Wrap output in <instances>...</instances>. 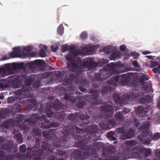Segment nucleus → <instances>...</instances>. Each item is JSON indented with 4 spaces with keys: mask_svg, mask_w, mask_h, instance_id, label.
I'll list each match as a JSON object with an SVG mask.
<instances>
[{
    "mask_svg": "<svg viewBox=\"0 0 160 160\" xmlns=\"http://www.w3.org/2000/svg\"><path fill=\"white\" fill-rule=\"evenodd\" d=\"M94 92L92 96V99L94 101L91 104V106L93 107V108H88L87 111H86V115L82 113L81 112H77L75 114L71 113L68 116V119L72 121H77L78 119H80L82 121L86 120L85 124H88L89 123L87 120L90 118V116L88 115V114L92 115L93 118H96L98 115V112L96 108V105L98 103L99 94L98 91L97 90H91L89 92L92 93Z\"/></svg>",
    "mask_w": 160,
    "mask_h": 160,
    "instance_id": "1",
    "label": "nucleus"
},
{
    "mask_svg": "<svg viewBox=\"0 0 160 160\" xmlns=\"http://www.w3.org/2000/svg\"><path fill=\"white\" fill-rule=\"evenodd\" d=\"M75 62V61L68 62L67 67L71 71L76 72L78 75L82 76L83 75V72H84V69L90 70L95 68L98 65V63L95 62L94 58L92 57L87 58L83 61H79L78 64Z\"/></svg>",
    "mask_w": 160,
    "mask_h": 160,
    "instance_id": "2",
    "label": "nucleus"
},
{
    "mask_svg": "<svg viewBox=\"0 0 160 160\" xmlns=\"http://www.w3.org/2000/svg\"><path fill=\"white\" fill-rule=\"evenodd\" d=\"M75 73H71L69 74V78L64 79L62 83L61 84V88L64 92L63 95L66 92H73L72 82L77 84H85L87 83V81L85 78V74L83 72V75H78L76 72Z\"/></svg>",
    "mask_w": 160,
    "mask_h": 160,
    "instance_id": "3",
    "label": "nucleus"
},
{
    "mask_svg": "<svg viewBox=\"0 0 160 160\" xmlns=\"http://www.w3.org/2000/svg\"><path fill=\"white\" fill-rule=\"evenodd\" d=\"M38 121L42 122L41 126L42 128L46 129L49 128L46 127L49 125V122L45 115H42L40 116L36 113L32 115L30 118L25 119L24 124L22 125L20 124L19 128L21 130H24L25 132H27L29 129L30 124L35 125Z\"/></svg>",
    "mask_w": 160,
    "mask_h": 160,
    "instance_id": "4",
    "label": "nucleus"
},
{
    "mask_svg": "<svg viewBox=\"0 0 160 160\" xmlns=\"http://www.w3.org/2000/svg\"><path fill=\"white\" fill-rule=\"evenodd\" d=\"M47 143L44 142L42 145V148L44 151V160L47 159L48 160H58V158L56 156H55L53 153L55 149L56 148L59 146L63 147V148H65V144L63 142L59 141V139L56 138V141L52 143V145H47ZM58 160H64L63 159L61 158Z\"/></svg>",
    "mask_w": 160,
    "mask_h": 160,
    "instance_id": "5",
    "label": "nucleus"
},
{
    "mask_svg": "<svg viewBox=\"0 0 160 160\" xmlns=\"http://www.w3.org/2000/svg\"><path fill=\"white\" fill-rule=\"evenodd\" d=\"M94 90L93 89H91L89 91V93H90L89 92L91 90ZM98 91V94L99 95V90H97ZM94 92H93L92 93H92V95L91 96V98L92 99L91 100V101L90 102V106L89 107H87V106L86 105L87 103V102L86 101H83V99L84 98V96H78L77 97L75 96H72L73 94H74L73 92H66V93H65L64 95V97L62 98H63L65 100H68L69 101H70L72 102V103H75L78 99V101L77 102L76 104V106L78 108H83L85 107V106H86V107H87V108H89V107H91L93 108V107L91 106V104L93 103L94 102V101L92 99V95L94 94ZM99 98V97H98ZM98 99H99V98H98ZM99 99H98V100ZM98 103L96 105L99 104V103L98 102ZM97 105H96V106ZM96 109L97 110V108H96ZM87 110L86 111V114H85V115H86V111H87ZM98 112V111H97Z\"/></svg>",
    "mask_w": 160,
    "mask_h": 160,
    "instance_id": "6",
    "label": "nucleus"
},
{
    "mask_svg": "<svg viewBox=\"0 0 160 160\" xmlns=\"http://www.w3.org/2000/svg\"><path fill=\"white\" fill-rule=\"evenodd\" d=\"M29 90L28 87L24 86L21 89H18L16 92V97H11L8 99V103H12L15 101H17V102L22 104H25L28 101H30V99H28V98L31 97L32 95L28 92Z\"/></svg>",
    "mask_w": 160,
    "mask_h": 160,
    "instance_id": "7",
    "label": "nucleus"
},
{
    "mask_svg": "<svg viewBox=\"0 0 160 160\" xmlns=\"http://www.w3.org/2000/svg\"><path fill=\"white\" fill-rule=\"evenodd\" d=\"M46 106L45 110L42 106H41L38 109V111L40 112L41 113L44 112L49 118L52 117L54 115V113L51 110L52 108H53L56 110H58L65 107L64 104H62L59 100L57 99H55L54 102H48L46 103Z\"/></svg>",
    "mask_w": 160,
    "mask_h": 160,
    "instance_id": "8",
    "label": "nucleus"
},
{
    "mask_svg": "<svg viewBox=\"0 0 160 160\" xmlns=\"http://www.w3.org/2000/svg\"><path fill=\"white\" fill-rule=\"evenodd\" d=\"M75 129L77 133L82 134L83 135L86 133L85 132L86 128L80 129L74 125L72 126L71 125L70 126L68 125L64 126L63 130L60 132L63 136H62L60 138H58L57 139L65 144L67 139L70 137V135L74 137Z\"/></svg>",
    "mask_w": 160,
    "mask_h": 160,
    "instance_id": "9",
    "label": "nucleus"
},
{
    "mask_svg": "<svg viewBox=\"0 0 160 160\" xmlns=\"http://www.w3.org/2000/svg\"><path fill=\"white\" fill-rule=\"evenodd\" d=\"M75 144L80 149L85 151H88L89 156L95 154L98 151L102 148L104 146L103 143L100 142H93L91 146L89 145H86L84 142L80 141L78 142Z\"/></svg>",
    "mask_w": 160,
    "mask_h": 160,
    "instance_id": "10",
    "label": "nucleus"
},
{
    "mask_svg": "<svg viewBox=\"0 0 160 160\" xmlns=\"http://www.w3.org/2000/svg\"><path fill=\"white\" fill-rule=\"evenodd\" d=\"M150 126L149 122H147L139 127L142 133L138 135L137 138L141 142H143V143L145 144L148 145L151 141L149 137H151L149 130Z\"/></svg>",
    "mask_w": 160,
    "mask_h": 160,
    "instance_id": "11",
    "label": "nucleus"
},
{
    "mask_svg": "<svg viewBox=\"0 0 160 160\" xmlns=\"http://www.w3.org/2000/svg\"><path fill=\"white\" fill-rule=\"evenodd\" d=\"M98 128L97 125L93 124L88 126L86 128V134L78 136V138H80L85 140H89L91 138V136H95L98 133Z\"/></svg>",
    "mask_w": 160,
    "mask_h": 160,
    "instance_id": "12",
    "label": "nucleus"
},
{
    "mask_svg": "<svg viewBox=\"0 0 160 160\" xmlns=\"http://www.w3.org/2000/svg\"><path fill=\"white\" fill-rule=\"evenodd\" d=\"M44 152V150L42 149L34 150L33 151L32 155L28 152H27L26 154H25L23 160H31V158L32 160H44V158H45Z\"/></svg>",
    "mask_w": 160,
    "mask_h": 160,
    "instance_id": "13",
    "label": "nucleus"
},
{
    "mask_svg": "<svg viewBox=\"0 0 160 160\" xmlns=\"http://www.w3.org/2000/svg\"><path fill=\"white\" fill-rule=\"evenodd\" d=\"M138 94L135 92V91L130 92L129 94L126 97H120L117 94H115L113 96V99L116 103H118L121 105L122 104H125L127 102L126 99L130 100L131 98L135 99L137 98Z\"/></svg>",
    "mask_w": 160,
    "mask_h": 160,
    "instance_id": "14",
    "label": "nucleus"
},
{
    "mask_svg": "<svg viewBox=\"0 0 160 160\" xmlns=\"http://www.w3.org/2000/svg\"><path fill=\"white\" fill-rule=\"evenodd\" d=\"M22 76L13 75L7 78L8 82L14 88H18L22 85Z\"/></svg>",
    "mask_w": 160,
    "mask_h": 160,
    "instance_id": "15",
    "label": "nucleus"
},
{
    "mask_svg": "<svg viewBox=\"0 0 160 160\" xmlns=\"http://www.w3.org/2000/svg\"><path fill=\"white\" fill-rule=\"evenodd\" d=\"M18 69V63H13L11 64H8L6 65V68H0V77H4L7 72L9 74H12L14 70Z\"/></svg>",
    "mask_w": 160,
    "mask_h": 160,
    "instance_id": "16",
    "label": "nucleus"
},
{
    "mask_svg": "<svg viewBox=\"0 0 160 160\" xmlns=\"http://www.w3.org/2000/svg\"><path fill=\"white\" fill-rule=\"evenodd\" d=\"M32 132L33 133V134L34 135V137L36 139L35 140L36 143L37 144H38L39 148H41V149L43 150L42 148V145L41 144H42L44 142L46 143L47 145H52L51 143H49L47 142H44V141H42L39 140L38 138H39L41 137V130H40L38 128H33Z\"/></svg>",
    "mask_w": 160,
    "mask_h": 160,
    "instance_id": "17",
    "label": "nucleus"
},
{
    "mask_svg": "<svg viewBox=\"0 0 160 160\" xmlns=\"http://www.w3.org/2000/svg\"><path fill=\"white\" fill-rule=\"evenodd\" d=\"M72 156L75 160H83L89 156L88 151L82 152L78 149L74 150L72 154Z\"/></svg>",
    "mask_w": 160,
    "mask_h": 160,
    "instance_id": "18",
    "label": "nucleus"
},
{
    "mask_svg": "<svg viewBox=\"0 0 160 160\" xmlns=\"http://www.w3.org/2000/svg\"><path fill=\"white\" fill-rule=\"evenodd\" d=\"M45 62L42 60H36L26 64V68L29 69L34 70L38 66H43L45 64Z\"/></svg>",
    "mask_w": 160,
    "mask_h": 160,
    "instance_id": "19",
    "label": "nucleus"
},
{
    "mask_svg": "<svg viewBox=\"0 0 160 160\" xmlns=\"http://www.w3.org/2000/svg\"><path fill=\"white\" fill-rule=\"evenodd\" d=\"M109 77L106 71H100L96 73L95 75L94 80L95 81L102 82L103 80H106Z\"/></svg>",
    "mask_w": 160,
    "mask_h": 160,
    "instance_id": "20",
    "label": "nucleus"
},
{
    "mask_svg": "<svg viewBox=\"0 0 160 160\" xmlns=\"http://www.w3.org/2000/svg\"><path fill=\"white\" fill-rule=\"evenodd\" d=\"M26 83L27 85L26 86H28V87L29 90H28V92H29L30 94H31L30 93V91L31 89V88L30 87V86L32 84L33 88H38V87L40 86V82L39 80L36 81H34L33 78L31 77H30L26 81ZM32 96L31 97H32Z\"/></svg>",
    "mask_w": 160,
    "mask_h": 160,
    "instance_id": "21",
    "label": "nucleus"
},
{
    "mask_svg": "<svg viewBox=\"0 0 160 160\" xmlns=\"http://www.w3.org/2000/svg\"><path fill=\"white\" fill-rule=\"evenodd\" d=\"M13 141L8 142L6 144H4L2 145L3 149L12 153L16 152L17 151V149L16 147H13Z\"/></svg>",
    "mask_w": 160,
    "mask_h": 160,
    "instance_id": "22",
    "label": "nucleus"
},
{
    "mask_svg": "<svg viewBox=\"0 0 160 160\" xmlns=\"http://www.w3.org/2000/svg\"><path fill=\"white\" fill-rule=\"evenodd\" d=\"M116 152L115 147L112 145H110L106 147L103 148L102 156L106 158L107 157L109 154L114 153Z\"/></svg>",
    "mask_w": 160,
    "mask_h": 160,
    "instance_id": "23",
    "label": "nucleus"
},
{
    "mask_svg": "<svg viewBox=\"0 0 160 160\" xmlns=\"http://www.w3.org/2000/svg\"><path fill=\"white\" fill-rule=\"evenodd\" d=\"M134 131L132 129H129L127 132H125L123 135H121L120 136V139L122 140H125L132 138L133 137Z\"/></svg>",
    "mask_w": 160,
    "mask_h": 160,
    "instance_id": "24",
    "label": "nucleus"
},
{
    "mask_svg": "<svg viewBox=\"0 0 160 160\" xmlns=\"http://www.w3.org/2000/svg\"><path fill=\"white\" fill-rule=\"evenodd\" d=\"M131 74L127 73V74H123L120 75L121 79L120 80V83L122 85H126L128 84L131 78Z\"/></svg>",
    "mask_w": 160,
    "mask_h": 160,
    "instance_id": "25",
    "label": "nucleus"
},
{
    "mask_svg": "<svg viewBox=\"0 0 160 160\" xmlns=\"http://www.w3.org/2000/svg\"><path fill=\"white\" fill-rule=\"evenodd\" d=\"M54 129H50L47 131H44L42 132V136L45 138L47 140H50L53 135H55Z\"/></svg>",
    "mask_w": 160,
    "mask_h": 160,
    "instance_id": "26",
    "label": "nucleus"
},
{
    "mask_svg": "<svg viewBox=\"0 0 160 160\" xmlns=\"http://www.w3.org/2000/svg\"><path fill=\"white\" fill-rule=\"evenodd\" d=\"M101 110L102 111L105 112H110L111 113V114L110 116L111 118L112 116V113L114 112V109L113 107L111 105L105 104L101 106Z\"/></svg>",
    "mask_w": 160,
    "mask_h": 160,
    "instance_id": "27",
    "label": "nucleus"
},
{
    "mask_svg": "<svg viewBox=\"0 0 160 160\" xmlns=\"http://www.w3.org/2000/svg\"><path fill=\"white\" fill-rule=\"evenodd\" d=\"M147 112L144 110L142 106L138 107L136 109L135 113L140 117H144L146 115Z\"/></svg>",
    "mask_w": 160,
    "mask_h": 160,
    "instance_id": "28",
    "label": "nucleus"
},
{
    "mask_svg": "<svg viewBox=\"0 0 160 160\" xmlns=\"http://www.w3.org/2000/svg\"><path fill=\"white\" fill-rule=\"evenodd\" d=\"M118 66V64L117 62H112L108 64L107 67L108 69L112 71L113 73H116L117 72L116 68Z\"/></svg>",
    "mask_w": 160,
    "mask_h": 160,
    "instance_id": "29",
    "label": "nucleus"
},
{
    "mask_svg": "<svg viewBox=\"0 0 160 160\" xmlns=\"http://www.w3.org/2000/svg\"><path fill=\"white\" fill-rule=\"evenodd\" d=\"M114 89L113 88L105 86L102 88L101 90V93L103 95L105 94L111 92Z\"/></svg>",
    "mask_w": 160,
    "mask_h": 160,
    "instance_id": "30",
    "label": "nucleus"
},
{
    "mask_svg": "<svg viewBox=\"0 0 160 160\" xmlns=\"http://www.w3.org/2000/svg\"><path fill=\"white\" fill-rule=\"evenodd\" d=\"M13 125L12 120L11 119H8L3 122V123L2 124L1 127L6 129H8L9 127Z\"/></svg>",
    "mask_w": 160,
    "mask_h": 160,
    "instance_id": "31",
    "label": "nucleus"
},
{
    "mask_svg": "<svg viewBox=\"0 0 160 160\" xmlns=\"http://www.w3.org/2000/svg\"><path fill=\"white\" fill-rule=\"evenodd\" d=\"M120 77V75H116L112 77L109 80L107 81V82L109 84L114 85L116 82H118Z\"/></svg>",
    "mask_w": 160,
    "mask_h": 160,
    "instance_id": "32",
    "label": "nucleus"
},
{
    "mask_svg": "<svg viewBox=\"0 0 160 160\" xmlns=\"http://www.w3.org/2000/svg\"><path fill=\"white\" fill-rule=\"evenodd\" d=\"M114 118L118 122L122 121L124 119L122 114L120 111L116 113L114 115Z\"/></svg>",
    "mask_w": 160,
    "mask_h": 160,
    "instance_id": "33",
    "label": "nucleus"
},
{
    "mask_svg": "<svg viewBox=\"0 0 160 160\" xmlns=\"http://www.w3.org/2000/svg\"><path fill=\"white\" fill-rule=\"evenodd\" d=\"M143 90L144 91H148L149 92H151L152 86L150 82H145L143 85Z\"/></svg>",
    "mask_w": 160,
    "mask_h": 160,
    "instance_id": "34",
    "label": "nucleus"
},
{
    "mask_svg": "<svg viewBox=\"0 0 160 160\" xmlns=\"http://www.w3.org/2000/svg\"><path fill=\"white\" fill-rule=\"evenodd\" d=\"M115 132L113 131H110L107 133L106 136L108 139L111 141H114L117 139L114 136Z\"/></svg>",
    "mask_w": 160,
    "mask_h": 160,
    "instance_id": "35",
    "label": "nucleus"
},
{
    "mask_svg": "<svg viewBox=\"0 0 160 160\" xmlns=\"http://www.w3.org/2000/svg\"><path fill=\"white\" fill-rule=\"evenodd\" d=\"M14 138L17 140V142L19 143L23 142V139L21 133L19 132L14 135Z\"/></svg>",
    "mask_w": 160,
    "mask_h": 160,
    "instance_id": "36",
    "label": "nucleus"
},
{
    "mask_svg": "<svg viewBox=\"0 0 160 160\" xmlns=\"http://www.w3.org/2000/svg\"><path fill=\"white\" fill-rule=\"evenodd\" d=\"M106 119L104 122H102L99 123L100 127L103 129H110V126L108 125L107 122L106 121Z\"/></svg>",
    "mask_w": 160,
    "mask_h": 160,
    "instance_id": "37",
    "label": "nucleus"
},
{
    "mask_svg": "<svg viewBox=\"0 0 160 160\" xmlns=\"http://www.w3.org/2000/svg\"><path fill=\"white\" fill-rule=\"evenodd\" d=\"M151 97L147 95L145 97H142L140 99V102L142 103H149L151 100Z\"/></svg>",
    "mask_w": 160,
    "mask_h": 160,
    "instance_id": "38",
    "label": "nucleus"
},
{
    "mask_svg": "<svg viewBox=\"0 0 160 160\" xmlns=\"http://www.w3.org/2000/svg\"><path fill=\"white\" fill-rule=\"evenodd\" d=\"M106 121L110 126V128L115 126L116 124V122L113 119H107Z\"/></svg>",
    "mask_w": 160,
    "mask_h": 160,
    "instance_id": "39",
    "label": "nucleus"
},
{
    "mask_svg": "<svg viewBox=\"0 0 160 160\" xmlns=\"http://www.w3.org/2000/svg\"><path fill=\"white\" fill-rule=\"evenodd\" d=\"M125 143L130 146H133L138 144L137 141L136 140H131L126 141Z\"/></svg>",
    "mask_w": 160,
    "mask_h": 160,
    "instance_id": "40",
    "label": "nucleus"
},
{
    "mask_svg": "<svg viewBox=\"0 0 160 160\" xmlns=\"http://www.w3.org/2000/svg\"><path fill=\"white\" fill-rule=\"evenodd\" d=\"M142 152L144 153L146 157H148L150 155L151 153V150L149 148H143L142 149Z\"/></svg>",
    "mask_w": 160,
    "mask_h": 160,
    "instance_id": "41",
    "label": "nucleus"
},
{
    "mask_svg": "<svg viewBox=\"0 0 160 160\" xmlns=\"http://www.w3.org/2000/svg\"><path fill=\"white\" fill-rule=\"evenodd\" d=\"M115 132L117 134L123 135L125 132V128L124 127H121L118 128L115 130Z\"/></svg>",
    "mask_w": 160,
    "mask_h": 160,
    "instance_id": "42",
    "label": "nucleus"
},
{
    "mask_svg": "<svg viewBox=\"0 0 160 160\" xmlns=\"http://www.w3.org/2000/svg\"><path fill=\"white\" fill-rule=\"evenodd\" d=\"M120 53L118 52H115L112 53L109 56L111 60H115L120 56Z\"/></svg>",
    "mask_w": 160,
    "mask_h": 160,
    "instance_id": "43",
    "label": "nucleus"
},
{
    "mask_svg": "<svg viewBox=\"0 0 160 160\" xmlns=\"http://www.w3.org/2000/svg\"><path fill=\"white\" fill-rule=\"evenodd\" d=\"M60 125V124L59 122H50L49 125L47 126L46 127L47 128H49L51 127L57 128Z\"/></svg>",
    "mask_w": 160,
    "mask_h": 160,
    "instance_id": "44",
    "label": "nucleus"
},
{
    "mask_svg": "<svg viewBox=\"0 0 160 160\" xmlns=\"http://www.w3.org/2000/svg\"><path fill=\"white\" fill-rule=\"evenodd\" d=\"M88 84V82H87V83L85 84H78L77 85H79L78 86V88L79 90L81 91L84 92L86 91V89L85 85H87Z\"/></svg>",
    "mask_w": 160,
    "mask_h": 160,
    "instance_id": "45",
    "label": "nucleus"
},
{
    "mask_svg": "<svg viewBox=\"0 0 160 160\" xmlns=\"http://www.w3.org/2000/svg\"><path fill=\"white\" fill-rule=\"evenodd\" d=\"M58 34L62 35L63 33L64 28L62 24H60L58 28Z\"/></svg>",
    "mask_w": 160,
    "mask_h": 160,
    "instance_id": "46",
    "label": "nucleus"
},
{
    "mask_svg": "<svg viewBox=\"0 0 160 160\" xmlns=\"http://www.w3.org/2000/svg\"><path fill=\"white\" fill-rule=\"evenodd\" d=\"M25 157V154H22L20 153H17L15 154V159L18 160H23Z\"/></svg>",
    "mask_w": 160,
    "mask_h": 160,
    "instance_id": "47",
    "label": "nucleus"
},
{
    "mask_svg": "<svg viewBox=\"0 0 160 160\" xmlns=\"http://www.w3.org/2000/svg\"><path fill=\"white\" fill-rule=\"evenodd\" d=\"M25 119V116L22 115H18L16 118V121L18 123H19L24 120Z\"/></svg>",
    "mask_w": 160,
    "mask_h": 160,
    "instance_id": "48",
    "label": "nucleus"
},
{
    "mask_svg": "<svg viewBox=\"0 0 160 160\" xmlns=\"http://www.w3.org/2000/svg\"><path fill=\"white\" fill-rule=\"evenodd\" d=\"M149 137L151 138L153 140H157L160 138V133H156L152 137Z\"/></svg>",
    "mask_w": 160,
    "mask_h": 160,
    "instance_id": "49",
    "label": "nucleus"
},
{
    "mask_svg": "<svg viewBox=\"0 0 160 160\" xmlns=\"http://www.w3.org/2000/svg\"><path fill=\"white\" fill-rule=\"evenodd\" d=\"M13 51L17 54L18 56H21L20 55L19 53L20 52L21 48L20 47L13 48Z\"/></svg>",
    "mask_w": 160,
    "mask_h": 160,
    "instance_id": "50",
    "label": "nucleus"
},
{
    "mask_svg": "<svg viewBox=\"0 0 160 160\" xmlns=\"http://www.w3.org/2000/svg\"><path fill=\"white\" fill-rule=\"evenodd\" d=\"M26 145L24 144H22L20 147V151L22 153H25L26 151Z\"/></svg>",
    "mask_w": 160,
    "mask_h": 160,
    "instance_id": "51",
    "label": "nucleus"
},
{
    "mask_svg": "<svg viewBox=\"0 0 160 160\" xmlns=\"http://www.w3.org/2000/svg\"><path fill=\"white\" fill-rule=\"evenodd\" d=\"M26 68V64L24 65L23 63H18V69H25Z\"/></svg>",
    "mask_w": 160,
    "mask_h": 160,
    "instance_id": "52",
    "label": "nucleus"
},
{
    "mask_svg": "<svg viewBox=\"0 0 160 160\" xmlns=\"http://www.w3.org/2000/svg\"><path fill=\"white\" fill-rule=\"evenodd\" d=\"M39 56L41 57H45L47 56L46 53L43 49H41L39 53Z\"/></svg>",
    "mask_w": 160,
    "mask_h": 160,
    "instance_id": "53",
    "label": "nucleus"
},
{
    "mask_svg": "<svg viewBox=\"0 0 160 160\" xmlns=\"http://www.w3.org/2000/svg\"><path fill=\"white\" fill-rule=\"evenodd\" d=\"M152 71L155 73H160V66H159V64H158L157 67L153 68L152 69Z\"/></svg>",
    "mask_w": 160,
    "mask_h": 160,
    "instance_id": "54",
    "label": "nucleus"
},
{
    "mask_svg": "<svg viewBox=\"0 0 160 160\" xmlns=\"http://www.w3.org/2000/svg\"><path fill=\"white\" fill-rule=\"evenodd\" d=\"M10 57L12 58H21L22 56H18L17 54L13 51V52H11L9 54Z\"/></svg>",
    "mask_w": 160,
    "mask_h": 160,
    "instance_id": "55",
    "label": "nucleus"
},
{
    "mask_svg": "<svg viewBox=\"0 0 160 160\" xmlns=\"http://www.w3.org/2000/svg\"><path fill=\"white\" fill-rule=\"evenodd\" d=\"M66 59L68 61V62L75 61V60L70 55H68L66 56H65Z\"/></svg>",
    "mask_w": 160,
    "mask_h": 160,
    "instance_id": "56",
    "label": "nucleus"
},
{
    "mask_svg": "<svg viewBox=\"0 0 160 160\" xmlns=\"http://www.w3.org/2000/svg\"><path fill=\"white\" fill-rule=\"evenodd\" d=\"M55 153L56 155H63L65 154V153L63 151L61 150H58L57 149L55 152Z\"/></svg>",
    "mask_w": 160,
    "mask_h": 160,
    "instance_id": "57",
    "label": "nucleus"
},
{
    "mask_svg": "<svg viewBox=\"0 0 160 160\" xmlns=\"http://www.w3.org/2000/svg\"><path fill=\"white\" fill-rule=\"evenodd\" d=\"M80 36L82 39H85L88 37L87 33L86 32H83L80 34Z\"/></svg>",
    "mask_w": 160,
    "mask_h": 160,
    "instance_id": "58",
    "label": "nucleus"
},
{
    "mask_svg": "<svg viewBox=\"0 0 160 160\" xmlns=\"http://www.w3.org/2000/svg\"><path fill=\"white\" fill-rule=\"evenodd\" d=\"M133 123L134 125L136 127H138L139 126L140 122L139 120L137 119H134L133 120Z\"/></svg>",
    "mask_w": 160,
    "mask_h": 160,
    "instance_id": "59",
    "label": "nucleus"
},
{
    "mask_svg": "<svg viewBox=\"0 0 160 160\" xmlns=\"http://www.w3.org/2000/svg\"><path fill=\"white\" fill-rule=\"evenodd\" d=\"M61 51L62 52H65L68 49V46L67 45H63L61 46Z\"/></svg>",
    "mask_w": 160,
    "mask_h": 160,
    "instance_id": "60",
    "label": "nucleus"
},
{
    "mask_svg": "<svg viewBox=\"0 0 160 160\" xmlns=\"http://www.w3.org/2000/svg\"><path fill=\"white\" fill-rule=\"evenodd\" d=\"M131 55L134 59H137L138 58L139 54L138 53L134 52H132Z\"/></svg>",
    "mask_w": 160,
    "mask_h": 160,
    "instance_id": "61",
    "label": "nucleus"
},
{
    "mask_svg": "<svg viewBox=\"0 0 160 160\" xmlns=\"http://www.w3.org/2000/svg\"><path fill=\"white\" fill-rule=\"evenodd\" d=\"M150 62L152 68L155 67L158 64V62L156 61H151Z\"/></svg>",
    "mask_w": 160,
    "mask_h": 160,
    "instance_id": "62",
    "label": "nucleus"
},
{
    "mask_svg": "<svg viewBox=\"0 0 160 160\" xmlns=\"http://www.w3.org/2000/svg\"><path fill=\"white\" fill-rule=\"evenodd\" d=\"M149 77L147 75H142L140 78L141 81H144L145 80H148L149 79Z\"/></svg>",
    "mask_w": 160,
    "mask_h": 160,
    "instance_id": "63",
    "label": "nucleus"
},
{
    "mask_svg": "<svg viewBox=\"0 0 160 160\" xmlns=\"http://www.w3.org/2000/svg\"><path fill=\"white\" fill-rule=\"evenodd\" d=\"M155 154L156 157L159 160H160V149H157L156 150Z\"/></svg>",
    "mask_w": 160,
    "mask_h": 160,
    "instance_id": "64",
    "label": "nucleus"
}]
</instances>
